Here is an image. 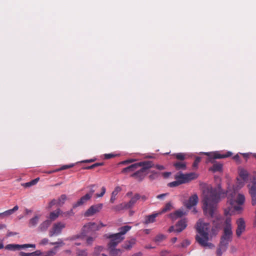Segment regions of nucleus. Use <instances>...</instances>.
I'll return each instance as SVG.
<instances>
[{
    "mask_svg": "<svg viewBox=\"0 0 256 256\" xmlns=\"http://www.w3.org/2000/svg\"><path fill=\"white\" fill-rule=\"evenodd\" d=\"M236 194L235 192L230 190H228L225 194L220 184L217 188H208L203 200V210L204 214L212 218L220 198L226 196H228V202L231 206H233L235 202L240 205L242 204L245 201L244 196L239 194L236 200H234Z\"/></svg>",
    "mask_w": 256,
    "mask_h": 256,
    "instance_id": "nucleus-1",
    "label": "nucleus"
},
{
    "mask_svg": "<svg viewBox=\"0 0 256 256\" xmlns=\"http://www.w3.org/2000/svg\"><path fill=\"white\" fill-rule=\"evenodd\" d=\"M210 226L208 223L203 222L199 220L196 224V230L198 233L196 236V242L203 247H211L213 245L209 242V232Z\"/></svg>",
    "mask_w": 256,
    "mask_h": 256,
    "instance_id": "nucleus-2",
    "label": "nucleus"
},
{
    "mask_svg": "<svg viewBox=\"0 0 256 256\" xmlns=\"http://www.w3.org/2000/svg\"><path fill=\"white\" fill-rule=\"evenodd\" d=\"M204 154L208 156L206 160L207 162L214 163L215 159L224 158L232 156V153L228 152L224 154H220L218 152H204Z\"/></svg>",
    "mask_w": 256,
    "mask_h": 256,
    "instance_id": "nucleus-3",
    "label": "nucleus"
},
{
    "mask_svg": "<svg viewBox=\"0 0 256 256\" xmlns=\"http://www.w3.org/2000/svg\"><path fill=\"white\" fill-rule=\"evenodd\" d=\"M197 177V174L194 172L184 174L180 172L175 176V179L178 180L180 182H182V184L188 182L191 180H194Z\"/></svg>",
    "mask_w": 256,
    "mask_h": 256,
    "instance_id": "nucleus-4",
    "label": "nucleus"
},
{
    "mask_svg": "<svg viewBox=\"0 0 256 256\" xmlns=\"http://www.w3.org/2000/svg\"><path fill=\"white\" fill-rule=\"evenodd\" d=\"M66 227V224L62 222L54 223L49 230L48 235L50 237L57 236L61 234L62 230Z\"/></svg>",
    "mask_w": 256,
    "mask_h": 256,
    "instance_id": "nucleus-5",
    "label": "nucleus"
},
{
    "mask_svg": "<svg viewBox=\"0 0 256 256\" xmlns=\"http://www.w3.org/2000/svg\"><path fill=\"white\" fill-rule=\"evenodd\" d=\"M232 232L229 228H224V234L221 237L220 242L224 245H228V243L232 241Z\"/></svg>",
    "mask_w": 256,
    "mask_h": 256,
    "instance_id": "nucleus-6",
    "label": "nucleus"
},
{
    "mask_svg": "<svg viewBox=\"0 0 256 256\" xmlns=\"http://www.w3.org/2000/svg\"><path fill=\"white\" fill-rule=\"evenodd\" d=\"M107 238L110 239V242L108 244V248H115L124 239V237H120L117 234H110Z\"/></svg>",
    "mask_w": 256,
    "mask_h": 256,
    "instance_id": "nucleus-7",
    "label": "nucleus"
},
{
    "mask_svg": "<svg viewBox=\"0 0 256 256\" xmlns=\"http://www.w3.org/2000/svg\"><path fill=\"white\" fill-rule=\"evenodd\" d=\"M249 193L252 198V206L256 204V178H253L252 184H248Z\"/></svg>",
    "mask_w": 256,
    "mask_h": 256,
    "instance_id": "nucleus-8",
    "label": "nucleus"
},
{
    "mask_svg": "<svg viewBox=\"0 0 256 256\" xmlns=\"http://www.w3.org/2000/svg\"><path fill=\"white\" fill-rule=\"evenodd\" d=\"M35 248L36 245L34 244H8L5 246L6 250L15 251L19 250L20 248Z\"/></svg>",
    "mask_w": 256,
    "mask_h": 256,
    "instance_id": "nucleus-9",
    "label": "nucleus"
},
{
    "mask_svg": "<svg viewBox=\"0 0 256 256\" xmlns=\"http://www.w3.org/2000/svg\"><path fill=\"white\" fill-rule=\"evenodd\" d=\"M102 206L103 204H98L92 206L85 212L84 216H93L96 213L100 212V210L102 208Z\"/></svg>",
    "mask_w": 256,
    "mask_h": 256,
    "instance_id": "nucleus-10",
    "label": "nucleus"
},
{
    "mask_svg": "<svg viewBox=\"0 0 256 256\" xmlns=\"http://www.w3.org/2000/svg\"><path fill=\"white\" fill-rule=\"evenodd\" d=\"M198 202V196L196 194H194L190 197L188 200L184 203L187 208L190 209L192 206L197 204Z\"/></svg>",
    "mask_w": 256,
    "mask_h": 256,
    "instance_id": "nucleus-11",
    "label": "nucleus"
},
{
    "mask_svg": "<svg viewBox=\"0 0 256 256\" xmlns=\"http://www.w3.org/2000/svg\"><path fill=\"white\" fill-rule=\"evenodd\" d=\"M236 223L238 228L236 230V234L238 236H240L245 230V222L243 218H240L238 220Z\"/></svg>",
    "mask_w": 256,
    "mask_h": 256,
    "instance_id": "nucleus-12",
    "label": "nucleus"
},
{
    "mask_svg": "<svg viewBox=\"0 0 256 256\" xmlns=\"http://www.w3.org/2000/svg\"><path fill=\"white\" fill-rule=\"evenodd\" d=\"M86 228H91V230L92 232L98 230L100 229V226L94 222H89L85 224L82 229V234H86L90 232L89 230H86Z\"/></svg>",
    "mask_w": 256,
    "mask_h": 256,
    "instance_id": "nucleus-13",
    "label": "nucleus"
},
{
    "mask_svg": "<svg viewBox=\"0 0 256 256\" xmlns=\"http://www.w3.org/2000/svg\"><path fill=\"white\" fill-rule=\"evenodd\" d=\"M92 196L90 194H86L82 196L76 202L73 204V208H75L78 206H80L83 204L86 203L88 200L91 198Z\"/></svg>",
    "mask_w": 256,
    "mask_h": 256,
    "instance_id": "nucleus-14",
    "label": "nucleus"
},
{
    "mask_svg": "<svg viewBox=\"0 0 256 256\" xmlns=\"http://www.w3.org/2000/svg\"><path fill=\"white\" fill-rule=\"evenodd\" d=\"M138 167L142 166L141 168L144 171L146 172V170L154 166V164L152 161L146 160L138 162Z\"/></svg>",
    "mask_w": 256,
    "mask_h": 256,
    "instance_id": "nucleus-15",
    "label": "nucleus"
},
{
    "mask_svg": "<svg viewBox=\"0 0 256 256\" xmlns=\"http://www.w3.org/2000/svg\"><path fill=\"white\" fill-rule=\"evenodd\" d=\"M187 221L186 218L182 219L179 220L175 226L176 231L177 232H180L186 227Z\"/></svg>",
    "mask_w": 256,
    "mask_h": 256,
    "instance_id": "nucleus-16",
    "label": "nucleus"
},
{
    "mask_svg": "<svg viewBox=\"0 0 256 256\" xmlns=\"http://www.w3.org/2000/svg\"><path fill=\"white\" fill-rule=\"evenodd\" d=\"M146 175V174L145 172L140 168L139 170L132 174L131 176L134 178L138 181L140 182L144 180Z\"/></svg>",
    "mask_w": 256,
    "mask_h": 256,
    "instance_id": "nucleus-17",
    "label": "nucleus"
},
{
    "mask_svg": "<svg viewBox=\"0 0 256 256\" xmlns=\"http://www.w3.org/2000/svg\"><path fill=\"white\" fill-rule=\"evenodd\" d=\"M51 224V222L49 220H46L42 222L38 226V230L41 232H46Z\"/></svg>",
    "mask_w": 256,
    "mask_h": 256,
    "instance_id": "nucleus-18",
    "label": "nucleus"
},
{
    "mask_svg": "<svg viewBox=\"0 0 256 256\" xmlns=\"http://www.w3.org/2000/svg\"><path fill=\"white\" fill-rule=\"evenodd\" d=\"M212 166L209 168V170L216 172H221L222 170V164L214 161Z\"/></svg>",
    "mask_w": 256,
    "mask_h": 256,
    "instance_id": "nucleus-19",
    "label": "nucleus"
},
{
    "mask_svg": "<svg viewBox=\"0 0 256 256\" xmlns=\"http://www.w3.org/2000/svg\"><path fill=\"white\" fill-rule=\"evenodd\" d=\"M185 214H186V212H184L182 210H178L175 211L174 212L170 214V216L172 220H176L178 218L182 216Z\"/></svg>",
    "mask_w": 256,
    "mask_h": 256,
    "instance_id": "nucleus-20",
    "label": "nucleus"
},
{
    "mask_svg": "<svg viewBox=\"0 0 256 256\" xmlns=\"http://www.w3.org/2000/svg\"><path fill=\"white\" fill-rule=\"evenodd\" d=\"M140 196L138 194H135L128 202H126L127 206L126 208H132L140 198Z\"/></svg>",
    "mask_w": 256,
    "mask_h": 256,
    "instance_id": "nucleus-21",
    "label": "nucleus"
},
{
    "mask_svg": "<svg viewBox=\"0 0 256 256\" xmlns=\"http://www.w3.org/2000/svg\"><path fill=\"white\" fill-rule=\"evenodd\" d=\"M228 246L224 245L222 243H220L218 248H217L216 254L217 256H222V253L226 251L228 248Z\"/></svg>",
    "mask_w": 256,
    "mask_h": 256,
    "instance_id": "nucleus-22",
    "label": "nucleus"
},
{
    "mask_svg": "<svg viewBox=\"0 0 256 256\" xmlns=\"http://www.w3.org/2000/svg\"><path fill=\"white\" fill-rule=\"evenodd\" d=\"M122 190V188L120 186H118L115 188L114 190L112 193L111 198H110V202L113 204L116 198V196L119 192H120Z\"/></svg>",
    "mask_w": 256,
    "mask_h": 256,
    "instance_id": "nucleus-23",
    "label": "nucleus"
},
{
    "mask_svg": "<svg viewBox=\"0 0 256 256\" xmlns=\"http://www.w3.org/2000/svg\"><path fill=\"white\" fill-rule=\"evenodd\" d=\"M239 176L240 178L242 179V184H240V186H243L244 185V182L246 180L248 176L247 171L244 169L240 170L239 172Z\"/></svg>",
    "mask_w": 256,
    "mask_h": 256,
    "instance_id": "nucleus-24",
    "label": "nucleus"
},
{
    "mask_svg": "<svg viewBox=\"0 0 256 256\" xmlns=\"http://www.w3.org/2000/svg\"><path fill=\"white\" fill-rule=\"evenodd\" d=\"M60 212L61 211L60 208H58L55 211L51 212L50 214L49 220H50L51 222L56 220L58 217Z\"/></svg>",
    "mask_w": 256,
    "mask_h": 256,
    "instance_id": "nucleus-25",
    "label": "nucleus"
},
{
    "mask_svg": "<svg viewBox=\"0 0 256 256\" xmlns=\"http://www.w3.org/2000/svg\"><path fill=\"white\" fill-rule=\"evenodd\" d=\"M40 218V216H35L32 218H30L29 220L28 226L29 227H34L36 226Z\"/></svg>",
    "mask_w": 256,
    "mask_h": 256,
    "instance_id": "nucleus-26",
    "label": "nucleus"
},
{
    "mask_svg": "<svg viewBox=\"0 0 256 256\" xmlns=\"http://www.w3.org/2000/svg\"><path fill=\"white\" fill-rule=\"evenodd\" d=\"M138 168V163H135L126 168H123V170H122V172L126 173L130 172H133Z\"/></svg>",
    "mask_w": 256,
    "mask_h": 256,
    "instance_id": "nucleus-27",
    "label": "nucleus"
},
{
    "mask_svg": "<svg viewBox=\"0 0 256 256\" xmlns=\"http://www.w3.org/2000/svg\"><path fill=\"white\" fill-rule=\"evenodd\" d=\"M131 228V226H124L120 227L119 228L120 232L117 234H118L120 237H124L123 236Z\"/></svg>",
    "mask_w": 256,
    "mask_h": 256,
    "instance_id": "nucleus-28",
    "label": "nucleus"
},
{
    "mask_svg": "<svg viewBox=\"0 0 256 256\" xmlns=\"http://www.w3.org/2000/svg\"><path fill=\"white\" fill-rule=\"evenodd\" d=\"M135 239H131L130 240L126 241L123 245V248L126 250L130 249L132 246L135 244Z\"/></svg>",
    "mask_w": 256,
    "mask_h": 256,
    "instance_id": "nucleus-29",
    "label": "nucleus"
},
{
    "mask_svg": "<svg viewBox=\"0 0 256 256\" xmlns=\"http://www.w3.org/2000/svg\"><path fill=\"white\" fill-rule=\"evenodd\" d=\"M110 251V256H118L121 254L122 251L120 249L114 248H108Z\"/></svg>",
    "mask_w": 256,
    "mask_h": 256,
    "instance_id": "nucleus-30",
    "label": "nucleus"
},
{
    "mask_svg": "<svg viewBox=\"0 0 256 256\" xmlns=\"http://www.w3.org/2000/svg\"><path fill=\"white\" fill-rule=\"evenodd\" d=\"M174 166L176 170H184L186 168V164L184 162H178L174 164Z\"/></svg>",
    "mask_w": 256,
    "mask_h": 256,
    "instance_id": "nucleus-31",
    "label": "nucleus"
},
{
    "mask_svg": "<svg viewBox=\"0 0 256 256\" xmlns=\"http://www.w3.org/2000/svg\"><path fill=\"white\" fill-rule=\"evenodd\" d=\"M18 206H16L14 207L13 208L7 210L2 212V214L4 215V217H7L11 214H12L14 212L18 210Z\"/></svg>",
    "mask_w": 256,
    "mask_h": 256,
    "instance_id": "nucleus-32",
    "label": "nucleus"
},
{
    "mask_svg": "<svg viewBox=\"0 0 256 256\" xmlns=\"http://www.w3.org/2000/svg\"><path fill=\"white\" fill-rule=\"evenodd\" d=\"M158 215V214H152V215L148 216L146 218L145 223L149 224L154 222L155 221V218Z\"/></svg>",
    "mask_w": 256,
    "mask_h": 256,
    "instance_id": "nucleus-33",
    "label": "nucleus"
},
{
    "mask_svg": "<svg viewBox=\"0 0 256 256\" xmlns=\"http://www.w3.org/2000/svg\"><path fill=\"white\" fill-rule=\"evenodd\" d=\"M126 206H127L126 204V202H124V203H122L120 204L114 206L112 208V209L114 211L118 212V211H120L122 210H124V209H128V208H126Z\"/></svg>",
    "mask_w": 256,
    "mask_h": 256,
    "instance_id": "nucleus-34",
    "label": "nucleus"
},
{
    "mask_svg": "<svg viewBox=\"0 0 256 256\" xmlns=\"http://www.w3.org/2000/svg\"><path fill=\"white\" fill-rule=\"evenodd\" d=\"M74 166V164H68V165H64V166H61L58 169L56 170H54V171L48 172V174H52V172H58V171H60V170L68 169V168H71L73 167Z\"/></svg>",
    "mask_w": 256,
    "mask_h": 256,
    "instance_id": "nucleus-35",
    "label": "nucleus"
},
{
    "mask_svg": "<svg viewBox=\"0 0 256 256\" xmlns=\"http://www.w3.org/2000/svg\"><path fill=\"white\" fill-rule=\"evenodd\" d=\"M150 172V174L148 178L152 180L158 178L160 174V172H157L154 170H151Z\"/></svg>",
    "mask_w": 256,
    "mask_h": 256,
    "instance_id": "nucleus-36",
    "label": "nucleus"
},
{
    "mask_svg": "<svg viewBox=\"0 0 256 256\" xmlns=\"http://www.w3.org/2000/svg\"><path fill=\"white\" fill-rule=\"evenodd\" d=\"M166 238V236L163 234H158L154 238V241L156 242H162Z\"/></svg>",
    "mask_w": 256,
    "mask_h": 256,
    "instance_id": "nucleus-37",
    "label": "nucleus"
},
{
    "mask_svg": "<svg viewBox=\"0 0 256 256\" xmlns=\"http://www.w3.org/2000/svg\"><path fill=\"white\" fill-rule=\"evenodd\" d=\"M103 247L101 246H96L94 248V252H93V256H98L100 254V253L102 252L103 250Z\"/></svg>",
    "mask_w": 256,
    "mask_h": 256,
    "instance_id": "nucleus-38",
    "label": "nucleus"
},
{
    "mask_svg": "<svg viewBox=\"0 0 256 256\" xmlns=\"http://www.w3.org/2000/svg\"><path fill=\"white\" fill-rule=\"evenodd\" d=\"M97 186L96 184H90L88 186V188L89 189V191L87 194H90V196L92 197V194L95 192V188Z\"/></svg>",
    "mask_w": 256,
    "mask_h": 256,
    "instance_id": "nucleus-39",
    "label": "nucleus"
},
{
    "mask_svg": "<svg viewBox=\"0 0 256 256\" xmlns=\"http://www.w3.org/2000/svg\"><path fill=\"white\" fill-rule=\"evenodd\" d=\"M229 228L230 230H232V225H231V218L230 216L226 218L225 220V226L224 228Z\"/></svg>",
    "mask_w": 256,
    "mask_h": 256,
    "instance_id": "nucleus-40",
    "label": "nucleus"
},
{
    "mask_svg": "<svg viewBox=\"0 0 256 256\" xmlns=\"http://www.w3.org/2000/svg\"><path fill=\"white\" fill-rule=\"evenodd\" d=\"M172 206L171 202H168L165 205L162 212H166L169 211L172 209Z\"/></svg>",
    "mask_w": 256,
    "mask_h": 256,
    "instance_id": "nucleus-41",
    "label": "nucleus"
},
{
    "mask_svg": "<svg viewBox=\"0 0 256 256\" xmlns=\"http://www.w3.org/2000/svg\"><path fill=\"white\" fill-rule=\"evenodd\" d=\"M181 184H182V182H180L178 180H176L169 183L168 184V186L172 188V187L178 186Z\"/></svg>",
    "mask_w": 256,
    "mask_h": 256,
    "instance_id": "nucleus-42",
    "label": "nucleus"
},
{
    "mask_svg": "<svg viewBox=\"0 0 256 256\" xmlns=\"http://www.w3.org/2000/svg\"><path fill=\"white\" fill-rule=\"evenodd\" d=\"M66 200V194H62L58 198V203L59 204H62L64 203Z\"/></svg>",
    "mask_w": 256,
    "mask_h": 256,
    "instance_id": "nucleus-43",
    "label": "nucleus"
},
{
    "mask_svg": "<svg viewBox=\"0 0 256 256\" xmlns=\"http://www.w3.org/2000/svg\"><path fill=\"white\" fill-rule=\"evenodd\" d=\"M106 192V188L104 186H102L101 188V192L100 194H96L95 196L96 198L102 197L104 196Z\"/></svg>",
    "mask_w": 256,
    "mask_h": 256,
    "instance_id": "nucleus-44",
    "label": "nucleus"
},
{
    "mask_svg": "<svg viewBox=\"0 0 256 256\" xmlns=\"http://www.w3.org/2000/svg\"><path fill=\"white\" fill-rule=\"evenodd\" d=\"M82 234H76V235H74V236H72L68 237L67 238V240H70V241L74 240L76 239L81 238H82Z\"/></svg>",
    "mask_w": 256,
    "mask_h": 256,
    "instance_id": "nucleus-45",
    "label": "nucleus"
},
{
    "mask_svg": "<svg viewBox=\"0 0 256 256\" xmlns=\"http://www.w3.org/2000/svg\"><path fill=\"white\" fill-rule=\"evenodd\" d=\"M201 160V158L199 156H197L195 160L192 164V166L194 168H197L198 164L200 163Z\"/></svg>",
    "mask_w": 256,
    "mask_h": 256,
    "instance_id": "nucleus-46",
    "label": "nucleus"
},
{
    "mask_svg": "<svg viewBox=\"0 0 256 256\" xmlns=\"http://www.w3.org/2000/svg\"><path fill=\"white\" fill-rule=\"evenodd\" d=\"M76 254L78 256H88V254L86 250H78Z\"/></svg>",
    "mask_w": 256,
    "mask_h": 256,
    "instance_id": "nucleus-47",
    "label": "nucleus"
},
{
    "mask_svg": "<svg viewBox=\"0 0 256 256\" xmlns=\"http://www.w3.org/2000/svg\"><path fill=\"white\" fill-rule=\"evenodd\" d=\"M176 158L179 160H184L185 159V154L183 153H178L175 154Z\"/></svg>",
    "mask_w": 256,
    "mask_h": 256,
    "instance_id": "nucleus-48",
    "label": "nucleus"
},
{
    "mask_svg": "<svg viewBox=\"0 0 256 256\" xmlns=\"http://www.w3.org/2000/svg\"><path fill=\"white\" fill-rule=\"evenodd\" d=\"M94 238L89 236L86 239V244L88 245H91L94 241Z\"/></svg>",
    "mask_w": 256,
    "mask_h": 256,
    "instance_id": "nucleus-49",
    "label": "nucleus"
},
{
    "mask_svg": "<svg viewBox=\"0 0 256 256\" xmlns=\"http://www.w3.org/2000/svg\"><path fill=\"white\" fill-rule=\"evenodd\" d=\"M20 256H33L32 252H20L19 254Z\"/></svg>",
    "mask_w": 256,
    "mask_h": 256,
    "instance_id": "nucleus-50",
    "label": "nucleus"
},
{
    "mask_svg": "<svg viewBox=\"0 0 256 256\" xmlns=\"http://www.w3.org/2000/svg\"><path fill=\"white\" fill-rule=\"evenodd\" d=\"M48 240L46 238H44L40 242V244L41 245H46L48 244Z\"/></svg>",
    "mask_w": 256,
    "mask_h": 256,
    "instance_id": "nucleus-51",
    "label": "nucleus"
},
{
    "mask_svg": "<svg viewBox=\"0 0 256 256\" xmlns=\"http://www.w3.org/2000/svg\"><path fill=\"white\" fill-rule=\"evenodd\" d=\"M160 174L164 178H168L171 174V172H164L160 173Z\"/></svg>",
    "mask_w": 256,
    "mask_h": 256,
    "instance_id": "nucleus-52",
    "label": "nucleus"
},
{
    "mask_svg": "<svg viewBox=\"0 0 256 256\" xmlns=\"http://www.w3.org/2000/svg\"><path fill=\"white\" fill-rule=\"evenodd\" d=\"M22 186L25 187V188H28V187H30L32 186H33L32 182H26V183H24V184H22Z\"/></svg>",
    "mask_w": 256,
    "mask_h": 256,
    "instance_id": "nucleus-53",
    "label": "nucleus"
},
{
    "mask_svg": "<svg viewBox=\"0 0 256 256\" xmlns=\"http://www.w3.org/2000/svg\"><path fill=\"white\" fill-rule=\"evenodd\" d=\"M232 158L236 162H238V163H240V156H239V154H236V155H235L233 158Z\"/></svg>",
    "mask_w": 256,
    "mask_h": 256,
    "instance_id": "nucleus-54",
    "label": "nucleus"
},
{
    "mask_svg": "<svg viewBox=\"0 0 256 256\" xmlns=\"http://www.w3.org/2000/svg\"><path fill=\"white\" fill-rule=\"evenodd\" d=\"M154 167L160 170H164L165 169L164 166L162 165L156 164V166L154 165Z\"/></svg>",
    "mask_w": 256,
    "mask_h": 256,
    "instance_id": "nucleus-55",
    "label": "nucleus"
},
{
    "mask_svg": "<svg viewBox=\"0 0 256 256\" xmlns=\"http://www.w3.org/2000/svg\"><path fill=\"white\" fill-rule=\"evenodd\" d=\"M115 156L112 154H104V158L106 159H110L114 158Z\"/></svg>",
    "mask_w": 256,
    "mask_h": 256,
    "instance_id": "nucleus-56",
    "label": "nucleus"
},
{
    "mask_svg": "<svg viewBox=\"0 0 256 256\" xmlns=\"http://www.w3.org/2000/svg\"><path fill=\"white\" fill-rule=\"evenodd\" d=\"M33 256H40L42 254L40 250H38L32 252Z\"/></svg>",
    "mask_w": 256,
    "mask_h": 256,
    "instance_id": "nucleus-57",
    "label": "nucleus"
},
{
    "mask_svg": "<svg viewBox=\"0 0 256 256\" xmlns=\"http://www.w3.org/2000/svg\"><path fill=\"white\" fill-rule=\"evenodd\" d=\"M190 244V242L188 240H185L182 243V246L184 247L188 246Z\"/></svg>",
    "mask_w": 256,
    "mask_h": 256,
    "instance_id": "nucleus-58",
    "label": "nucleus"
},
{
    "mask_svg": "<svg viewBox=\"0 0 256 256\" xmlns=\"http://www.w3.org/2000/svg\"><path fill=\"white\" fill-rule=\"evenodd\" d=\"M242 179L240 178H237V186L239 188H242V186H240V184H242Z\"/></svg>",
    "mask_w": 256,
    "mask_h": 256,
    "instance_id": "nucleus-59",
    "label": "nucleus"
},
{
    "mask_svg": "<svg viewBox=\"0 0 256 256\" xmlns=\"http://www.w3.org/2000/svg\"><path fill=\"white\" fill-rule=\"evenodd\" d=\"M16 234H17L16 232H8L7 234H6V236L8 237H9V236H15V235H16Z\"/></svg>",
    "mask_w": 256,
    "mask_h": 256,
    "instance_id": "nucleus-60",
    "label": "nucleus"
},
{
    "mask_svg": "<svg viewBox=\"0 0 256 256\" xmlns=\"http://www.w3.org/2000/svg\"><path fill=\"white\" fill-rule=\"evenodd\" d=\"M134 161V159L128 160H126L122 162V164H126L132 162Z\"/></svg>",
    "mask_w": 256,
    "mask_h": 256,
    "instance_id": "nucleus-61",
    "label": "nucleus"
},
{
    "mask_svg": "<svg viewBox=\"0 0 256 256\" xmlns=\"http://www.w3.org/2000/svg\"><path fill=\"white\" fill-rule=\"evenodd\" d=\"M94 160H95L94 159L86 160H84L82 161V162L90 163V162H94Z\"/></svg>",
    "mask_w": 256,
    "mask_h": 256,
    "instance_id": "nucleus-62",
    "label": "nucleus"
},
{
    "mask_svg": "<svg viewBox=\"0 0 256 256\" xmlns=\"http://www.w3.org/2000/svg\"><path fill=\"white\" fill-rule=\"evenodd\" d=\"M167 194H162L159 195H158L156 196V198L158 199H162L165 197V196Z\"/></svg>",
    "mask_w": 256,
    "mask_h": 256,
    "instance_id": "nucleus-63",
    "label": "nucleus"
},
{
    "mask_svg": "<svg viewBox=\"0 0 256 256\" xmlns=\"http://www.w3.org/2000/svg\"><path fill=\"white\" fill-rule=\"evenodd\" d=\"M56 204V200H52L50 203H49V206L50 207H52V206H54Z\"/></svg>",
    "mask_w": 256,
    "mask_h": 256,
    "instance_id": "nucleus-64",
    "label": "nucleus"
}]
</instances>
